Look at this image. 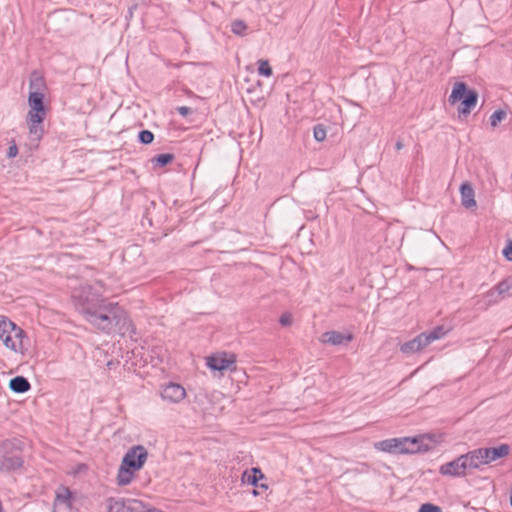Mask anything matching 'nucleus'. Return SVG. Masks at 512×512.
I'll list each match as a JSON object with an SVG mask.
<instances>
[{"mask_svg": "<svg viewBox=\"0 0 512 512\" xmlns=\"http://www.w3.org/2000/svg\"><path fill=\"white\" fill-rule=\"evenodd\" d=\"M85 319L98 330L110 334L127 325L125 311L117 303L101 301L98 305L83 308Z\"/></svg>", "mask_w": 512, "mask_h": 512, "instance_id": "1", "label": "nucleus"}, {"mask_svg": "<svg viewBox=\"0 0 512 512\" xmlns=\"http://www.w3.org/2000/svg\"><path fill=\"white\" fill-rule=\"evenodd\" d=\"M147 458L148 452L143 445L129 448L122 458L117 474V483L121 486L130 484L134 473L144 466Z\"/></svg>", "mask_w": 512, "mask_h": 512, "instance_id": "2", "label": "nucleus"}, {"mask_svg": "<svg viewBox=\"0 0 512 512\" xmlns=\"http://www.w3.org/2000/svg\"><path fill=\"white\" fill-rule=\"evenodd\" d=\"M44 94L42 91H30L28 96V105L30 110L27 114V124L32 141L41 140L44 129L43 121L46 117V108L44 105Z\"/></svg>", "mask_w": 512, "mask_h": 512, "instance_id": "3", "label": "nucleus"}, {"mask_svg": "<svg viewBox=\"0 0 512 512\" xmlns=\"http://www.w3.org/2000/svg\"><path fill=\"white\" fill-rule=\"evenodd\" d=\"M24 443L17 439H5L0 442V472L11 473L24 465L22 456Z\"/></svg>", "mask_w": 512, "mask_h": 512, "instance_id": "4", "label": "nucleus"}, {"mask_svg": "<svg viewBox=\"0 0 512 512\" xmlns=\"http://www.w3.org/2000/svg\"><path fill=\"white\" fill-rule=\"evenodd\" d=\"M0 339L14 352L23 354L27 350L26 342L29 340L25 331L3 315H0Z\"/></svg>", "mask_w": 512, "mask_h": 512, "instance_id": "5", "label": "nucleus"}, {"mask_svg": "<svg viewBox=\"0 0 512 512\" xmlns=\"http://www.w3.org/2000/svg\"><path fill=\"white\" fill-rule=\"evenodd\" d=\"M478 99V94L474 90H469L465 83L457 82L454 84L449 102L455 104L461 101L459 112L462 114H469L471 109L475 107Z\"/></svg>", "mask_w": 512, "mask_h": 512, "instance_id": "6", "label": "nucleus"}, {"mask_svg": "<svg viewBox=\"0 0 512 512\" xmlns=\"http://www.w3.org/2000/svg\"><path fill=\"white\" fill-rule=\"evenodd\" d=\"M469 469H476L471 451L441 465L439 472L444 476L464 477Z\"/></svg>", "mask_w": 512, "mask_h": 512, "instance_id": "7", "label": "nucleus"}, {"mask_svg": "<svg viewBox=\"0 0 512 512\" xmlns=\"http://www.w3.org/2000/svg\"><path fill=\"white\" fill-rule=\"evenodd\" d=\"M471 453L477 469L482 465H487L499 458L506 457L510 453V446L501 444L498 447L475 449Z\"/></svg>", "mask_w": 512, "mask_h": 512, "instance_id": "8", "label": "nucleus"}, {"mask_svg": "<svg viewBox=\"0 0 512 512\" xmlns=\"http://www.w3.org/2000/svg\"><path fill=\"white\" fill-rule=\"evenodd\" d=\"M108 512H144V504L137 499L111 498Z\"/></svg>", "mask_w": 512, "mask_h": 512, "instance_id": "9", "label": "nucleus"}, {"mask_svg": "<svg viewBox=\"0 0 512 512\" xmlns=\"http://www.w3.org/2000/svg\"><path fill=\"white\" fill-rule=\"evenodd\" d=\"M74 496L66 486H60L56 491L52 512H72Z\"/></svg>", "mask_w": 512, "mask_h": 512, "instance_id": "10", "label": "nucleus"}, {"mask_svg": "<svg viewBox=\"0 0 512 512\" xmlns=\"http://www.w3.org/2000/svg\"><path fill=\"white\" fill-rule=\"evenodd\" d=\"M235 363V358L233 355L228 357V354L216 353L209 357H207L206 365L212 371L223 372L230 368L231 365Z\"/></svg>", "mask_w": 512, "mask_h": 512, "instance_id": "11", "label": "nucleus"}, {"mask_svg": "<svg viewBox=\"0 0 512 512\" xmlns=\"http://www.w3.org/2000/svg\"><path fill=\"white\" fill-rule=\"evenodd\" d=\"M418 436V444L420 445L421 453H425L435 449L437 446L442 444L445 439V435L441 432H432L426 434H420Z\"/></svg>", "mask_w": 512, "mask_h": 512, "instance_id": "12", "label": "nucleus"}, {"mask_svg": "<svg viewBox=\"0 0 512 512\" xmlns=\"http://www.w3.org/2000/svg\"><path fill=\"white\" fill-rule=\"evenodd\" d=\"M373 447L381 452L391 454H403V437L390 438L382 441L375 442Z\"/></svg>", "mask_w": 512, "mask_h": 512, "instance_id": "13", "label": "nucleus"}, {"mask_svg": "<svg viewBox=\"0 0 512 512\" xmlns=\"http://www.w3.org/2000/svg\"><path fill=\"white\" fill-rule=\"evenodd\" d=\"M186 391L180 384L169 383L164 387L161 392L163 400H167L171 403H178L184 399Z\"/></svg>", "mask_w": 512, "mask_h": 512, "instance_id": "14", "label": "nucleus"}, {"mask_svg": "<svg viewBox=\"0 0 512 512\" xmlns=\"http://www.w3.org/2000/svg\"><path fill=\"white\" fill-rule=\"evenodd\" d=\"M426 339L427 337L421 333L414 339L401 344L400 351L406 355L420 352L428 346Z\"/></svg>", "mask_w": 512, "mask_h": 512, "instance_id": "15", "label": "nucleus"}, {"mask_svg": "<svg viewBox=\"0 0 512 512\" xmlns=\"http://www.w3.org/2000/svg\"><path fill=\"white\" fill-rule=\"evenodd\" d=\"M352 338L351 334L345 335L339 331H329L321 335L320 341L324 344L341 345L344 342H350Z\"/></svg>", "mask_w": 512, "mask_h": 512, "instance_id": "16", "label": "nucleus"}, {"mask_svg": "<svg viewBox=\"0 0 512 512\" xmlns=\"http://www.w3.org/2000/svg\"><path fill=\"white\" fill-rule=\"evenodd\" d=\"M461 203L467 208L476 207L475 193L472 185L469 182H465L460 187Z\"/></svg>", "mask_w": 512, "mask_h": 512, "instance_id": "17", "label": "nucleus"}, {"mask_svg": "<svg viewBox=\"0 0 512 512\" xmlns=\"http://www.w3.org/2000/svg\"><path fill=\"white\" fill-rule=\"evenodd\" d=\"M9 388L14 393H25L30 390L31 385L28 379L24 376H15L9 381Z\"/></svg>", "mask_w": 512, "mask_h": 512, "instance_id": "18", "label": "nucleus"}, {"mask_svg": "<svg viewBox=\"0 0 512 512\" xmlns=\"http://www.w3.org/2000/svg\"><path fill=\"white\" fill-rule=\"evenodd\" d=\"M421 453L418 436L403 437V454Z\"/></svg>", "mask_w": 512, "mask_h": 512, "instance_id": "19", "label": "nucleus"}, {"mask_svg": "<svg viewBox=\"0 0 512 512\" xmlns=\"http://www.w3.org/2000/svg\"><path fill=\"white\" fill-rule=\"evenodd\" d=\"M175 159V155L172 153H162L154 156L151 158V163L153 165V168H163L167 165L171 164L173 160Z\"/></svg>", "mask_w": 512, "mask_h": 512, "instance_id": "20", "label": "nucleus"}, {"mask_svg": "<svg viewBox=\"0 0 512 512\" xmlns=\"http://www.w3.org/2000/svg\"><path fill=\"white\" fill-rule=\"evenodd\" d=\"M502 299V295H498L497 286H495L494 288L490 289L489 291L482 295V301L484 303L485 308L498 303Z\"/></svg>", "mask_w": 512, "mask_h": 512, "instance_id": "21", "label": "nucleus"}, {"mask_svg": "<svg viewBox=\"0 0 512 512\" xmlns=\"http://www.w3.org/2000/svg\"><path fill=\"white\" fill-rule=\"evenodd\" d=\"M239 77H242V79L244 81V83H241V89L245 90L247 93L246 97L243 96V101L244 102L249 101L251 104L254 105L256 103V101L253 98L254 89H255L254 85L249 83L250 79L247 75L240 74Z\"/></svg>", "mask_w": 512, "mask_h": 512, "instance_id": "22", "label": "nucleus"}, {"mask_svg": "<svg viewBox=\"0 0 512 512\" xmlns=\"http://www.w3.org/2000/svg\"><path fill=\"white\" fill-rule=\"evenodd\" d=\"M496 286L498 288V295H502L503 299L512 296V276L503 279Z\"/></svg>", "mask_w": 512, "mask_h": 512, "instance_id": "23", "label": "nucleus"}, {"mask_svg": "<svg viewBox=\"0 0 512 512\" xmlns=\"http://www.w3.org/2000/svg\"><path fill=\"white\" fill-rule=\"evenodd\" d=\"M45 86L44 78L37 72L33 71L30 75L29 87L31 91H41Z\"/></svg>", "mask_w": 512, "mask_h": 512, "instance_id": "24", "label": "nucleus"}, {"mask_svg": "<svg viewBox=\"0 0 512 512\" xmlns=\"http://www.w3.org/2000/svg\"><path fill=\"white\" fill-rule=\"evenodd\" d=\"M256 473V467H252L250 470L245 471L242 475V482L253 486L251 491L253 496H256Z\"/></svg>", "mask_w": 512, "mask_h": 512, "instance_id": "25", "label": "nucleus"}, {"mask_svg": "<svg viewBox=\"0 0 512 512\" xmlns=\"http://www.w3.org/2000/svg\"><path fill=\"white\" fill-rule=\"evenodd\" d=\"M427 337V345L432 343L435 340L441 339L446 335V331L442 326L436 327L433 331L429 333H423Z\"/></svg>", "mask_w": 512, "mask_h": 512, "instance_id": "26", "label": "nucleus"}, {"mask_svg": "<svg viewBox=\"0 0 512 512\" xmlns=\"http://www.w3.org/2000/svg\"><path fill=\"white\" fill-rule=\"evenodd\" d=\"M258 74L265 76V77H271L273 74L272 67L270 66L269 62L267 60H260L258 61Z\"/></svg>", "mask_w": 512, "mask_h": 512, "instance_id": "27", "label": "nucleus"}, {"mask_svg": "<svg viewBox=\"0 0 512 512\" xmlns=\"http://www.w3.org/2000/svg\"><path fill=\"white\" fill-rule=\"evenodd\" d=\"M507 116V112L505 110H497L490 116V125L492 128H496L501 121H503Z\"/></svg>", "mask_w": 512, "mask_h": 512, "instance_id": "28", "label": "nucleus"}, {"mask_svg": "<svg viewBox=\"0 0 512 512\" xmlns=\"http://www.w3.org/2000/svg\"><path fill=\"white\" fill-rule=\"evenodd\" d=\"M154 140V134L150 130H141L138 133V141L141 144L148 145Z\"/></svg>", "mask_w": 512, "mask_h": 512, "instance_id": "29", "label": "nucleus"}, {"mask_svg": "<svg viewBox=\"0 0 512 512\" xmlns=\"http://www.w3.org/2000/svg\"><path fill=\"white\" fill-rule=\"evenodd\" d=\"M246 29L247 25L242 20H235L231 24V30L236 35H243Z\"/></svg>", "mask_w": 512, "mask_h": 512, "instance_id": "30", "label": "nucleus"}, {"mask_svg": "<svg viewBox=\"0 0 512 512\" xmlns=\"http://www.w3.org/2000/svg\"><path fill=\"white\" fill-rule=\"evenodd\" d=\"M314 138L318 142L326 139V128L323 125L319 124L314 127Z\"/></svg>", "mask_w": 512, "mask_h": 512, "instance_id": "31", "label": "nucleus"}, {"mask_svg": "<svg viewBox=\"0 0 512 512\" xmlns=\"http://www.w3.org/2000/svg\"><path fill=\"white\" fill-rule=\"evenodd\" d=\"M418 512H443V511L437 505H434L431 503H425L420 506Z\"/></svg>", "mask_w": 512, "mask_h": 512, "instance_id": "32", "label": "nucleus"}, {"mask_svg": "<svg viewBox=\"0 0 512 512\" xmlns=\"http://www.w3.org/2000/svg\"><path fill=\"white\" fill-rule=\"evenodd\" d=\"M503 256L508 260L512 261V239L507 241L506 247L503 249Z\"/></svg>", "mask_w": 512, "mask_h": 512, "instance_id": "33", "label": "nucleus"}, {"mask_svg": "<svg viewBox=\"0 0 512 512\" xmlns=\"http://www.w3.org/2000/svg\"><path fill=\"white\" fill-rule=\"evenodd\" d=\"M176 110L183 117H187L188 115L193 113L192 108L187 107V106H179L176 108Z\"/></svg>", "mask_w": 512, "mask_h": 512, "instance_id": "34", "label": "nucleus"}, {"mask_svg": "<svg viewBox=\"0 0 512 512\" xmlns=\"http://www.w3.org/2000/svg\"><path fill=\"white\" fill-rule=\"evenodd\" d=\"M274 86V81H270L265 87L262 89V96L261 98L264 99L266 96L270 95Z\"/></svg>", "mask_w": 512, "mask_h": 512, "instance_id": "35", "label": "nucleus"}, {"mask_svg": "<svg viewBox=\"0 0 512 512\" xmlns=\"http://www.w3.org/2000/svg\"><path fill=\"white\" fill-rule=\"evenodd\" d=\"M280 323L283 325V326H289L292 324V316L290 314H283L281 317H280Z\"/></svg>", "mask_w": 512, "mask_h": 512, "instance_id": "36", "label": "nucleus"}, {"mask_svg": "<svg viewBox=\"0 0 512 512\" xmlns=\"http://www.w3.org/2000/svg\"><path fill=\"white\" fill-rule=\"evenodd\" d=\"M18 153V148L16 146V144L14 143L13 145L9 146L8 148V151H7V157L8 158H14Z\"/></svg>", "mask_w": 512, "mask_h": 512, "instance_id": "37", "label": "nucleus"}, {"mask_svg": "<svg viewBox=\"0 0 512 512\" xmlns=\"http://www.w3.org/2000/svg\"><path fill=\"white\" fill-rule=\"evenodd\" d=\"M404 144L402 141H397L396 143V149L401 150L403 148Z\"/></svg>", "mask_w": 512, "mask_h": 512, "instance_id": "38", "label": "nucleus"}, {"mask_svg": "<svg viewBox=\"0 0 512 512\" xmlns=\"http://www.w3.org/2000/svg\"><path fill=\"white\" fill-rule=\"evenodd\" d=\"M257 473H258V481L264 478V475L262 474V472L259 469L257 470Z\"/></svg>", "mask_w": 512, "mask_h": 512, "instance_id": "39", "label": "nucleus"}, {"mask_svg": "<svg viewBox=\"0 0 512 512\" xmlns=\"http://www.w3.org/2000/svg\"><path fill=\"white\" fill-rule=\"evenodd\" d=\"M260 487H261V488H263V489H265V490H266V489H268V485H267V484H264V483L260 484Z\"/></svg>", "mask_w": 512, "mask_h": 512, "instance_id": "40", "label": "nucleus"}]
</instances>
